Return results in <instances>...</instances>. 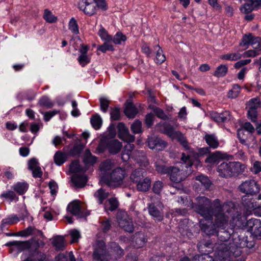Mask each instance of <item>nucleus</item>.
I'll return each instance as SVG.
<instances>
[{"label":"nucleus","mask_w":261,"mask_h":261,"mask_svg":"<svg viewBox=\"0 0 261 261\" xmlns=\"http://www.w3.org/2000/svg\"><path fill=\"white\" fill-rule=\"evenodd\" d=\"M136 247L141 248L143 247L146 242V238L145 234L142 232H138L136 233L135 236Z\"/></svg>","instance_id":"7c9ffc66"},{"label":"nucleus","mask_w":261,"mask_h":261,"mask_svg":"<svg viewBox=\"0 0 261 261\" xmlns=\"http://www.w3.org/2000/svg\"><path fill=\"white\" fill-rule=\"evenodd\" d=\"M81 65L85 66L90 62V59L87 55H80L77 59Z\"/></svg>","instance_id":"052dcab7"},{"label":"nucleus","mask_w":261,"mask_h":261,"mask_svg":"<svg viewBox=\"0 0 261 261\" xmlns=\"http://www.w3.org/2000/svg\"><path fill=\"white\" fill-rule=\"evenodd\" d=\"M228 71V68L226 65H221L217 67L216 70L214 73V75L216 77H222L226 75Z\"/></svg>","instance_id":"79ce46f5"},{"label":"nucleus","mask_w":261,"mask_h":261,"mask_svg":"<svg viewBox=\"0 0 261 261\" xmlns=\"http://www.w3.org/2000/svg\"><path fill=\"white\" fill-rule=\"evenodd\" d=\"M40 106L46 108H50L54 105V103L47 96L42 97L39 100L38 103Z\"/></svg>","instance_id":"e433bc0d"},{"label":"nucleus","mask_w":261,"mask_h":261,"mask_svg":"<svg viewBox=\"0 0 261 261\" xmlns=\"http://www.w3.org/2000/svg\"><path fill=\"white\" fill-rule=\"evenodd\" d=\"M28 168L31 171L39 166V163L36 158H32L28 161Z\"/></svg>","instance_id":"13d9d810"},{"label":"nucleus","mask_w":261,"mask_h":261,"mask_svg":"<svg viewBox=\"0 0 261 261\" xmlns=\"http://www.w3.org/2000/svg\"><path fill=\"white\" fill-rule=\"evenodd\" d=\"M34 229V228L33 227L30 226L24 230L16 232L14 235L16 236H20L22 237H27L32 234Z\"/></svg>","instance_id":"de8ad7c7"},{"label":"nucleus","mask_w":261,"mask_h":261,"mask_svg":"<svg viewBox=\"0 0 261 261\" xmlns=\"http://www.w3.org/2000/svg\"><path fill=\"white\" fill-rule=\"evenodd\" d=\"M117 219L119 226L121 228L128 232L133 231L134 227L132 220L126 214L123 213L121 216L118 215Z\"/></svg>","instance_id":"9b49d317"},{"label":"nucleus","mask_w":261,"mask_h":261,"mask_svg":"<svg viewBox=\"0 0 261 261\" xmlns=\"http://www.w3.org/2000/svg\"><path fill=\"white\" fill-rule=\"evenodd\" d=\"M71 180L76 187L80 188L83 187L87 181L84 173L75 174L72 176Z\"/></svg>","instance_id":"4be33fe9"},{"label":"nucleus","mask_w":261,"mask_h":261,"mask_svg":"<svg viewBox=\"0 0 261 261\" xmlns=\"http://www.w3.org/2000/svg\"><path fill=\"white\" fill-rule=\"evenodd\" d=\"M114 167L113 163L109 160H107L102 162L100 166V170L101 172V178L105 180H107L108 177L107 174L110 173V171Z\"/></svg>","instance_id":"a211bd4d"},{"label":"nucleus","mask_w":261,"mask_h":261,"mask_svg":"<svg viewBox=\"0 0 261 261\" xmlns=\"http://www.w3.org/2000/svg\"><path fill=\"white\" fill-rule=\"evenodd\" d=\"M126 176V173L124 169L117 168L109 174L106 181L110 186L117 187L122 185Z\"/></svg>","instance_id":"423d86ee"},{"label":"nucleus","mask_w":261,"mask_h":261,"mask_svg":"<svg viewBox=\"0 0 261 261\" xmlns=\"http://www.w3.org/2000/svg\"><path fill=\"white\" fill-rule=\"evenodd\" d=\"M148 145L151 149L160 151L166 147V143L160 138L151 136L148 139Z\"/></svg>","instance_id":"4468645a"},{"label":"nucleus","mask_w":261,"mask_h":261,"mask_svg":"<svg viewBox=\"0 0 261 261\" xmlns=\"http://www.w3.org/2000/svg\"><path fill=\"white\" fill-rule=\"evenodd\" d=\"M79 8L89 16L94 15L97 12L95 0H81L79 4Z\"/></svg>","instance_id":"1a4fd4ad"},{"label":"nucleus","mask_w":261,"mask_h":261,"mask_svg":"<svg viewBox=\"0 0 261 261\" xmlns=\"http://www.w3.org/2000/svg\"><path fill=\"white\" fill-rule=\"evenodd\" d=\"M69 29L74 34L76 35L79 33L77 22L73 18H72L69 21Z\"/></svg>","instance_id":"09e8293b"},{"label":"nucleus","mask_w":261,"mask_h":261,"mask_svg":"<svg viewBox=\"0 0 261 261\" xmlns=\"http://www.w3.org/2000/svg\"><path fill=\"white\" fill-rule=\"evenodd\" d=\"M182 163L175 166L170 167V178L174 183H179L184 180L191 172V166L193 164L190 155H186L182 154Z\"/></svg>","instance_id":"f03ea898"},{"label":"nucleus","mask_w":261,"mask_h":261,"mask_svg":"<svg viewBox=\"0 0 261 261\" xmlns=\"http://www.w3.org/2000/svg\"><path fill=\"white\" fill-rule=\"evenodd\" d=\"M242 57H243V54L241 55L238 52L231 53L222 55L221 59L226 60L237 61L241 59Z\"/></svg>","instance_id":"72a5a7b5"},{"label":"nucleus","mask_w":261,"mask_h":261,"mask_svg":"<svg viewBox=\"0 0 261 261\" xmlns=\"http://www.w3.org/2000/svg\"><path fill=\"white\" fill-rule=\"evenodd\" d=\"M108 192H105L102 189H99L94 194V197L98 201L99 204H102L104 199L108 197Z\"/></svg>","instance_id":"c9c22d12"},{"label":"nucleus","mask_w":261,"mask_h":261,"mask_svg":"<svg viewBox=\"0 0 261 261\" xmlns=\"http://www.w3.org/2000/svg\"><path fill=\"white\" fill-rule=\"evenodd\" d=\"M98 34L101 39L103 40L108 41H112V37L109 35L107 32L103 28L99 30Z\"/></svg>","instance_id":"5fc2aeb1"},{"label":"nucleus","mask_w":261,"mask_h":261,"mask_svg":"<svg viewBox=\"0 0 261 261\" xmlns=\"http://www.w3.org/2000/svg\"><path fill=\"white\" fill-rule=\"evenodd\" d=\"M19 218L15 215H12L3 219L2 221V225L5 226L6 225H13L19 221Z\"/></svg>","instance_id":"f704fd0d"},{"label":"nucleus","mask_w":261,"mask_h":261,"mask_svg":"<svg viewBox=\"0 0 261 261\" xmlns=\"http://www.w3.org/2000/svg\"><path fill=\"white\" fill-rule=\"evenodd\" d=\"M1 198H4L7 199H9L12 201L15 199L16 195L15 193L12 191H8L6 192L3 193L1 196Z\"/></svg>","instance_id":"6e6d98bb"},{"label":"nucleus","mask_w":261,"mask_h":261,"mask_svg":"<svg viewBox=\"0 0 261 261\" xmlns=\"http://www.w3.org/2000/svg\"><path fill=\"white\" fill-rule=\"evenodd\" d=\"M157 48L158 50L156 54L155 62L158 64H161L165 61L166 58L163 54V51L159 45H156L154 47L155 49H156Z\"/></svg>","instance_id":"ea45409f"},{"label":"nucleus","mask_w":261,"mask_h":261,"mask_svg":"<svg viewBox=\"0 0 261 261\" xmlns=\"http://www.w3.org/2000/svg\"><path fill=\"white\" fill-rule=\"evenodd\" d=\"M49 188L50 190V193L52 195H55L57 193L58 187L57 184L54 181H51L48 184Z\"/></svg>","instance_id":"338daca9"},{"label":"nucleus","mask_w":261,"mask_h":261,"mask_svg":"<svg viewBox=\"0 0 261 261\" xmlns=\"http://www.w3.org/2000/svg\"><path fill=\"white\" fill-rule=\"evenodd\" d=\"M195 204L187 197H180L177 202L184 206L193 208L195 212L203 217L199 221L201 230L207 235L214 234L217 227L224 229L228 224L229 218L234 211V204L231 201L221 204L219 199H216L212 203L204 196L196 198Z\"/></svg>","instance_id":"f257e3e1"},{"label":"nucleus","mask_w":261,"mask_h":261,"mask_svg":"<svg viewBox=\"0 0 261 261\" xmlns=\"http://www.w3.org/2000/svg\"><path fill=\"white\" fill-rule=\"evenodd\" d=\"M260 7H261V0H248V3H245L240 8V10L242 13L246 14Z\"/></svg>","instance_id":"dca6fc26"},{"label":"nucleus","mask_w":261,"mask_h":261,"mask_svg":"<svg viewBox=\"0 0 261 261\" xmlns=\"http://www.w3.org/2000/svg\"><path fill=\"white\" fill-rule=\"evenodd\" d=\"M67 210L73 215L77 218H83L86 217L89 214H86L82 210L80 202L79 201H74L71 202L67 207Z\"/></svg>","instance_id":"2eb2a0df"},{"label":"nucleus","mask_w":261,"mask_h":261,"mask_svg":"<svg viewBox=\"0 0 261 261\" xmlns=\"http://www.w3.org/2000/svg\"><path fill=\"white\" fill-rule=\"evenodd\" d=\"M110 42L106 41L102 45L98 47V49L103 53H105L107 50H113V46L110 44Z\"/></svg>","instance_id":"3c124183"},{"label":"nucleus","mask_w":261,"mask_h":261,"mask_svg":"<svg viewBox=\"0 0 261 261\" xmlns=\"http://www.w3.org/2000/svg\"><path fill=\"white\" fill-rule=\"evenodd\" d=\"M118 205V202L116 198H110L105 203V209L106 211H113L115 210L117 207Z\"/></svg>","instance_id":"473e14b6"},{"label":"nucleus","mask_w":261,"mask_h":261,"mask_svg":"<svg viewBox=\"0 0 261 261\" xmlns=\"http://www.w3.org/2000/svg\"><path fill=\"white\" fill-rule=\"evenodd\" d=\"M220 158V153L219 151H216L215 153L210 154L206 159V163H217Z\"/></svg>","instance_id":"a18cd8bd"},{"label":"nucleus","mask_w":261,"mask_h":261,"mask_svg":"<svg viewBox=\"0 0 261 261\" xmlns=\"http://www.w3.org/2000/svg\"><path fill=\"white\" fill-rule=\"evenodd\" d=\"M196 179L199 181L205 188H208L211 185V181L207 176L201 175L196 176Z\"/></svg>","instance_id":"8fccbe9b"},{"label":"nucleus","mask_w":261,"mask_h":261,"mask_svg":"<svg viewBox=\"0 0 261 261\" xmlns=\"http://www.w3.org/2000/svg\"><path fill=\"white\" fill-rule=\"evenodd\" d=\"M94 247L93 252L94 258L101 261H107L109 255L105 249V242L103 241H97Z\"/></svg>","instance_id":"9d476101"},{"label":"nucleus","mask_w":261,"mask_h":261,"mask_svg":"<svg viewBox=\"0 0 261 261\" xmlns=\"http://www.w3.org/2000/svg\"><path fill=\"white\" fill-rule=\"evenodd\" d=\"M70 171L75 174L84 173L86 171L85 168H82L78 161L72 162L69 168Z\"/></svg>","instance_id":"c85d7f7f"},{"label":"nucleus","mask_w":261,"mask_h":261,"mask_svg":"<svg viewBox=\"0 0 261 261\" xmlns=\"http://www.w3.org/2000/svg\"><path fill=\"white\" fill-rule=\"evenodd\" d=\"M240 92V86L239 85H234L232 89L228 93V97H236Z\"/></svg>","instance_id":"864d4df0"},{"label":"nucleus","mask_w":261,"mask_h":261,"mask_svg":"<svg viewBox=\"0 0 261 261\" xmlns=\"http://www.w3.org/2000/svg\"><path fill=\"white\" fill-rule=\"evenodd\" d=\"M163 133L172 139H177L186 150H190V147L184 136L180 132L175 131L170 124L165 123L163 125Z\"/></svg>","instance_id":"0eeeda50"},{"label":"nucleus","mask_w":261,"mask_h":261,"mask_svg":"<svg viewBox=\"0 0 261 261\" xmlns=\"http://www.w3.org/2000/svg\"><path fill=\"white\" fill-rule=\"evenodd\" d=\"M249 45L252 46L253 49L244 52L243 57H255L261 54V38L260 37H255L250 33L244 35L240 45L248 48Z\"/></svg>","instance_id":"7ed1b4c3"},{"label":"nucleus","mask_w":261,"mask_h":261,"mask_svg":"<svg viewBox=\"0 0 261 261\" xmlns=\"http://www.w3.org/2000/svg\"><path fill=\"white\" fill-rule=\"evenodd\" d=\"M145 171L142 168H138L135 170L130 175V179L133 182L137 184L139 181L145 178Z\"/></svg>","instance_id":"5701e85b"},{"label":"nucleus","mask_w":261,"mask_h":261,"mask_svg":"<svg viewBox=\"0 0 261 261\" xmlns=\"http://www.w3.org/2000/svg\"><path fill=\"white\" fill-rule=\"evenodd\" d=\"M150 185V179L148 177H145L136 184V188L139 191L146 192L149 189Z\"/></svg>","instance_id":"393cba45"},{"label":"nucleus","mask_w":261,"mask_h":261,"mask_svg":"<svg viewBox=\"0 0 261 261\" xmlns=\"http://www.w3.org/2000/svg\"><path fill=\"white\" fill-rule=\"evenodd\" d=\"M231 176H238L242 174L246 170V166L239 162H230Z\"/></svg>","instance_id":"f3484780"},{"label":"nucleus","mask_w":261,"mask_h":261,"mask_svg":"<svg viewBox=\"0 0 261 261\" xmlns=\"http://www.w3.org/2000/svg\"><path fill=\"white\" fill-rule=\"evenodd\" d=\"M251 171L254 174H257L261 171V163L259 161H255L253 164Z\"/></svg>","instance_id":"774afa93"},{"label":"nucleus","mask_w":261,"mask_h":261,"mask_svg":"<svg viewBox=\"0 0 261 261\" xmlns=\"http://www.w3.org/2000/svg\"><path fill=\"white\" fill-rule=\"evenodd\" d=\"M110 100L106 97H101L99 98L100 110L103 113H106L109 107Z\"/></svg>","instance_id":"37998d69"},{"label":"nucleus","mask_w":261,"mask_h":261,"mask_svg":"<svg viewBox=\"0 0 261 261\" xmlns=\"http://www.w3.org/2000/svg\"><path fill=\"white\" fill-rule=\"evenodd\" d=\"M53 243L56 250H62L64 249L65 247L64 239L61 236L55 237L53 240Z\"/></svg>","instance_id":"c756f323"},{"label":"nucleus","mask_w":261,"mask_h":261,"mask_svg":"<svg viewBox=\"0 0 261 261\" xmlns=\"http://www.w3.org/2000/svg\"><path fill=\"white\" fill-rule=\"evenodd\" d=\"M248 116L249 118L253 122L257 120V111L254 109H249L248 111Z\"/></svg>","instance_id":"680f3d73"},{"label":"nucleus","mask_w":261,"mask_h":261,"mask_svg":"<svg viewBox=\"0 0 261 261\" xmlns=\"http://www.w3.org/2000/svg\"><path fill=\"white\" fill-rule=\"evenodd\" d=\"M7 246H14L19 252L29 249L30 247V243L29 241H11L6 244Z\"/></svg>","instance_id":"aec40b11"},{"label":"nucleus","mask_w":261,"mask_h":261,"mask_svg":"<svg viewBox=\"0 0 261 261\" xmlns=\"http://www.w3.org/2000/svg\"><path fill=\"white\" fill-rule=\"evenodd\" d=\"M84 161L86 164L93 165L96 162V158L91 154L89 150L87 149L84 158Z\"/></svg>","instance_id":"a19ab883"},{"label":"nucleus","mask_w":261,"mask_h":261,"mask_svg":"<svg viewBox=\"0 0 261 261\" xmlns=\"http://www.w3.org/2000/svg\"><path fill=\"white\" fill-rule=\"evenodd\" d=\"M230 162H223L218 166L217 171L219 175L223 177L231 176Z\"/></svg>","instance_id":"6ab92c4d"},{"label":"nucleus","mask_w":261,"mask_h":261,"mask_svg":"<svg viewBox=\"0 0 261 261\" xmlns=\"http://www.w3.org/2000/svg\"><path fill=\"white\" fill-rule=\"evenodd\" d=\"M43 18L49 23H54L57 20V17L54 16L53 13L48 10L44 11Z\"/></svg>","instance_id":"c03bdc74"},{"label":"nucleus","mask_w":261,"mask_h":261,"mask_svg":"<svg viewBox=\"0 0 261 261\" xmlns=\"http://www.w3.org/2000/svg\"><path fill=\"white\" fill-rule=\"evenodd\" d=\"M29 187L28 184L25 182H18L14 184L12 188L20 195H22L27 192Z\"/></svg>","instance_id":"bb28decb"},{"label":"nucleus","mask_w":261,"mask_h":261,"mask_svg":"<svg viewBox=\"0 0 261 261\" xmlns=\"http://www.w3.org/2000/svg\"><path fill=\"white\" fill-rule=\"evenodd\" d=\"M70 235L72 238V243L77 242L81 237L80 232L76 229L71 230L70 231Z\"/></svg>","instance_id":"69168bd1"},{"label":"nucleus","mask_w":261,"mask_h":261,"mask_svg":"<svg viewBox=\"0 0 261 261\" xmlns=\"http://www.w3.org/2000/svg\"><path fill=\"white\" fill-rule=\"evenodd\" d=\"M130 129L134 134H140L143 131L142 122L139 120H136L131 125Z\"/></svg>","instance_id":"4c0bfd02"},{"label":"nucleus","mask_w":261,"mask_h":261,"mask_svg":"<svg viewBox=\"0 0 261 261\" xmlns=\"http://www.w3.org/2000/svg\"><path fill=\"white\" fill-rule=\"evenodd\" d=\"M102 120L101 118L98 115L93 116L91 118V123L95 129H98L101 126Z\"/></svg>","instance_id":"58836bf2"},{"label":"nucleus","mask_w":261,"mask_h":261,"mask_svg":"<svg viewBox=\"0 0 261 261\" xmlns=\"http://www.w3.org/2000/svg\"><path fill=\"white\" fill-rule=\"evenodd\" d=\"M134 146L133 144L128 143L126 144L122 153V159L126 162L130 156L134 159L141 166H147L148 163L144 153L142 151L135 150L133 151Z\"/></svg>","instance_id":"20e7f679"},{"label":"nucleus","mask_w":261,"mask_h":261,"mask_svg":"<svg viewBox=\"0 0 261 261\" xmlns=\"http://www.w3.org/2000/svg\"><path fill=\"white\" fill-rule=\"evenodd\" d=\"M245 224L249 230L255 237L261 238V221L259 219L251 218Z\"/></svg>","instance_id":"ddd939ff"},{"label":"nucleus","mask_w":261,"mask_h":261,"mask_svg":"<svg viewBox=\"0 0 261 261\" xmlns=\"http://www.w3.org/2000/svg\"><path fill=\"white\" fill-rule=\"evenodd\" d=\"M111 118L112 120H118L120 118V110L115 108L111 110L110 112Z\"/></svg>","instance_id":"4d7b16f0"},{"label":"nucleus","mask_w":261,"mask_h":261,"mask_svg":"<svg viewBox=\"0 0 261 261\" xmlns=\"http://www.w3.org/2000/svg\"><path fill=\"white\" fill-rule=\"evenodd\" d=\"M163 183L160 181H156L154 182L152 190L156 194H159L163 188Z\"/></svg>","instance_id":"0e129e2a"},{"label":"nucleus","mask_w":261,"mask_h":261,"mask_svg":"<svg viewBox=\"0 0 261 261\" xmlns=\"http://www.w3.org/2000/svg\"><path fill=\"white\" fill-rule=\"evenodd\" d=\"M204 139L207 145L213 149L217 148L219 145L217 138L214 135L206 134Z\"/></svg>","instance_id":"a878e982"},{"label":"nucleus","mask_w":261,"mask_h":261,"mask_svg":"<svg viewBox=\"0 0 261 261\" xmlns=\"http://www.w3.org/2000/svg\"><path fill=\"white\" fill-rule=\"evenodd\" d=\"M126 40V37L123 34L120 32L117 33L114 37L112 38L113 42L116 44H120L122 42H124Z\"/></svg>","instance_id":"49530a36"},{"label":"nucleus","mask_w":261,"mask_h":261,"mask_svg":"<svg viewBox=\"0 0 261 261\" xmlns=\"http://www.w3.org/2000/svg\"><path fill=\"white\" fill-rule=\"evenodd\" d=\"M118 130V136L120 139L127 143H130L134 141L135 137L131 135L128 128L125 126L124 123L120 122L117 126Z\"/></svg>","instance_id":"f8f14e48"},{"label":"nucleus","mask_w":261,"mask_h":261,"mask_svg":"<svg viewBox=\"0 0 261 261\" xmlns=\"http://www.w3.org/2000/svg\"><path fill=\"white\" fill-rule=\"evenodd\" d=\"M159 208H157L154 204L151 203L148 205V211L149 214L155 218L158 221H161L163 218V215L161 212L162 206L159 205Z\"/></svg>","instance_id":"412c9836"},{"label":"nucleus","mask_w":261,"mask_h":261,"mask_svg":"<svg viewBox=\"0 0 261 261\" xmlns=\"http://www.w3.org/2000/svg\"><path fill=\"white\" fill-rule=\"evenodd\" d=\"M122 146L121 143L117 140L110 141L108 145L109 152L114 154L118 153L120 151Z\"/></svg>","instance_id":"b1692460"},{"label":"nucleus","mask_w":261,"mask_h":261,"mask_svg":"<svg viewBox=\"0 0 261 261\" xmlns=\"http://www.w3.org/2000/svg\"><path fill=\"white\" fill-rule=\"evenodd\" d=\"M240 190L244 193L248 195H253L258 193L260 188L257 182L253 179L247 180L242 183L239 186Z\"/></svg>","instance_id":"6e6552de"},{"label":"nucleus","mask_w":261,"mask_h":261,"mask_svg":"<svg viewBox=\"0 0 261 261\" xmlns=\"http://www.w3.org/2000/svg\"><path fill=\"white\" fill-rule=\"evenodd\" d=\"M249 109H254L257 110L260 106V101L257 98H254L250 99L248 103Z\"/></svg>","instance_id":"603ef678"},{"label":"nucleus","mask_w":261,"mask_h":261,"mask_svg":"<svg viewBox=\"0 0 261 261\" xmlns=\"http://www.w3.org/2000/svg\"><path fill=\"white\" fill-rule=\"evenodd\" d=\"M156 170L161 174H169L170 172V168L166 167L164 165L156 164Z\"/></svg>","instance_id":"e2e57ef3"},{"label":"nucleus","mask_w":261,"mask_h":261,"mask_svg":"<svg viewBox=\"0 0 261 261\" xmlns=\"http://www.w3.org/2000/svg\"><path fill=\"white\" fill-rule=\"evenodd\" d=\"M232 224L235 226L241 227L244 226V222H242L241 215H238L236 217H232Z\"/></svg>","instance_id":"bf43d9fd"},{"label":"nucleus","mask_w":261,"mask_h":261,"mask_svg":"<svg viewBox=\"0 0 261 261\" xmlns=\"http://www.w3.org/2000/svg\"><path fill=\"white\" fill-rule=\"evenodd\" d=\"M257 199V201L247 195L242 198L243 205L248 211H253L255 216L261 217V194L258 195Z\"/></svg>","instance_id":"39448f33"},{"label":"nucleus","mask_w":261,"mask_h":261,"mask_svg":"<svg viewBox=\"0 0 261 261\" xmlns=\"http://www.w3.org/2000/svg\"><path fill=\"white\" fill-rule=\"evenodd\" d=\"M124 113L128 118H133L138 113V110L133 103H128L125 107Z\"/></svg>","instance_id":"cd10ccee"},{"label":"nucleus","mask_w":261,"mask_h":261,"mask_svg":"<svg viewBox=\"0 0 261 261\" xmlns=\"http://www.w3.org/2000/svg\"><path fill=\"white\" fill-rule=\"evenodd\" d=\"M67 155L61 151H57L54 155V161L56 165L60 166L66 160Z\"/></svg>","instance_id":"2f4dec72"}]
</instances>
